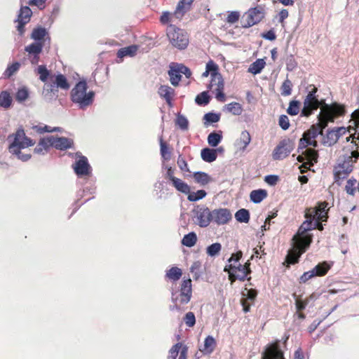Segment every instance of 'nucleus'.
<instances>
[{
	"mask_svg": "<svg viewBox=\"0 0 359 359\" xmlns=\"http://www.w3.org/2000/svg\"><path fill=\"white\" fill-rule=\"evenodd\" d=\"M286 69L289 72L293 71L297 66V62L295 61L293 55L290 54L286 57Z\"/></svg>",
	"mask_w": 359,
	"mask_h": 359,
	"instance_id": "nucleus-63",
	"label": "nucleus"
},
{
	"mask_svg": "<svg viewBox=\"0 0 359 359\" xmlns=\"http://www.w3.org/2000/svg\"><path fill=\"white\" fill-rule=\"evenodd\" d=\"M267 196V191L265 189H259L250 192V198L254 203H259Z\"/></svg>",
	"mask_w": 359,
	"mask_h": 359,
	"instance_id": "nucleus-30",
	"label": "nucleus"
},
{
	"mask_svg": "<svg viewBox=\"0 0 359 359\" xmlns=\"http://www.w3.org/2000/svg\"><path fill=\"white\" fill-rule=\"evenodd\" d=\"M212 222L217 225L227 224L232 218L230 210L227 208H217L211 211Z\"/></svg>",
	"mask_w": 359,
	"mask_h": 359,
	"instance_id": "nucleus-15",
	"label": "nucleus"
},
{
	"mask_svg": "<svg viewBox=\"0 0 359 359\" xmlns=\"http://www.w3.org/2000/svg\"><path fill=\"white\" fill-rule=\"evenodd\" d=\"M192 221L201 228H206L212 222L211 210L205 205H197L191 211Z\"/></svg>",
	"mask_w": 359,
	"mask_h": 359,
	"instance_id": "nucleus-6",
	"label": "nucleus"
},
{
	"mask_svg": "<svg viewBox=\"0 0 359 359\" xmlns=\"http://www.w3.org/2000/svg\"><path fill=\"white\" fill-rule=\"evenodd\" d=\"M318 154L316 151L309 149L306 151V158L309 162L311 165H313L314 163L318 161Z\"/></svg>",
	"mask_w": 359,
	"mask_h": 359,
	"instance_id": "nucleus-57",
	"label": "nucleus"
},
{
	"mask_svg": "<svg viewBox=\"0 0 359 359\" xmlns=\"http://www.w3.org/2000/svg\"><path fill=\"white\" fill-rule=\"evenodd\" d=\"M292 83L288 79H285L281 86V95L287 96L292 93Z\"/></svg>",
	"mask_w": 359,
	"mask_h": 359,
	"instance_id": "nucleus-58",
	"label": "nucleus"
},
{
	"mask_svg": "<svg viewBox=\"0 0 359 359\" xmlns=\"http://www.w3.org/2000/svg\"><path fill=\"white\" fill-rule=\"evenodd\" d=\"M217 81V83H215V85L217 86L215 98L220 102H224L225 101V94L224 93L223 79H220L219 81Z\"/></svg>",
	"mask_w": 359,
	"mask_h": 359,
	"instance_id": "nucleus-52",
	"label": "nucleus"
},
{
	"mask_svg": "<svg viewBox=\"0 0 359 359\" xmlns=\"http://www.w3.org/2000/svg\"><path fill=\"white\" fill-rule=\"evenodd\" d=\"M20 63L18 61L13 62L11 65H8L4 75L6 78H10L15 74L20 69Z\"/></svg>",
	"mask_w": 359,
	"mask_h": 359,
	"instance_id": "nucleus-54",
	"label": "nucleus"
},
{
	"mask_svg": "<svg viewBox=\"0 0 359 359\" xmlns=\"http://www.w3.org/2000/svg\"><path fill=\"white\" fill-rule=\"evenodd\" d=\"M357 181L355 178H350L348 180L345 186V190L346 193L349 195L353 196L355 193V185Z\"/></svg>",
	"mask_w": 359,
	"mask_h": 359,
	"instance_id": "nucleus-60",
	"label": "nucleus"
},
{
	"mask_svg": "<svg viewBox=\"0 0 359 359\" xmlns=\"http://www.w3.org/2000/svg\"><path fill=\"white\" fill-rule=\"evenodd\" d=\"M344 114L345 109L343 105L337 102L331 104H325L318 115V118L320 121L323 122L325 126H326L329 122H334L336 118L343 116Z\"/></svg>",
	"mask_w": 359,
	"mask_h": 359,
	"instance_id": "nucleus-5",
	"label": "nucleus"
},
{
	"mask_svg": "<svg viewBox=\"0 0 359 359\" xmlns=\"http://www.w3.org/2000/svg\"><path fill=\"white\" fill-rule=\"evenodd\" d=\"M36 72L39 76V79L43 81H47L48 79L50 76V71L47 69L46 65H39L36 69Z\"/></svg>",
	"mask_w": 359,
	"mask_h": 359,
	"instance_id": "nucleus-53",
	"label": "nucleus"
},
{
	"mask_svg": "<svg viewBox=\"0 0 359 359\" xmlns=\"http://www.w3.org/2000/svg\"><path fill=\"white\" fill-rule=\"evenodd\" d=\"M32 15V11L28 6H21L17 19H21L22 20L29 22L31 20V17Z\"/></svg>",
	"mask_w": 359,
	"mask_h": 359,
	"instance_id": "nucleus-41",
	"label": "nucleus"
},
{
	"mask_svg": "<svg viewBox=\"0 0 359 359\" xmlns=\"http://www.w3.org/2000/svg\"><path fill=\"white\" fill-rule=\"evenodd\" d=\"M139 46L136 44L130 45L124 48H121L117 51V57L123 59L124 57H134L139 48Z\"/></svg>",
	"mask_w": 359,
	"mask_h": 359,
	"instance_id": "nucleus-29",
	"label": "nucleus"
},
{
	"mask_svg": "<svg viewBox=\"0 0 359 359\" xmlns=\"http://www.w3.org/2000/svg\"><path fill=\"white\" fill-rule=\"evenodd\" d=\"M160 147H161L160 151H161V156L165 160L170 159V152H169L168 146L165 142H163L162 137L160 138Z\"/></svg>",
	"mask_w": 359,
	"mask_h": 359,
	"instance_id": "nucleus-61",
	"label": "nucleus"
},
{
	"mask_svg": "<svg viewBox=\"0 0 359 359\" xmlns=\"http://www.w3.org/2000/svg\"><path fill=\"white\" fill-rule=\"evenodd\" d=\"M192 297V284L190 278L183 279L180 288L171 292V302H180V304H187Z\"/></svg>",
	"mask_w": 359,
	"mask_h": 359,
	"instance_id": "nucleus-7",
	"label": "nucleus"
},
{
	"mask_svg": "<svg viewBox=\"0 0 359 359\" xmlns=\"http://www.w3.org/2000/svg\"><path fill=\"white\" fill-rule=\"evenodd\" d=\"M224 271L229 273L230 278H234L240 281H245L248 279V276L251 273V269L249 266H244L238 263L237 264H229L226 265Z\"/></svg>",
	"mask_w": 359,
	"mask_h": 359,
	"instance_id": "nucleus-9",
	"label": "nucleus"
},
{
	"mask_svg": "<svg viewBox=\"0 0 359 359\" xmlns=\"http://www.w3.org/2000/svg\"><path fill=\"white\" fill-rule=\"evenodd\" d=\"M330 269V266L327 264V262H323L317 264L313 269H312L310 271H313L314 276L317 277L325 276Z\"/></svg>",
	"mask_w": 359,
	"mask_h": 359,
	"instance_id": "nucleus-35",
	"label": "nucleus"
},
{
	"mask_svg": "<svg viewBox=\"0 0 359 359\" xmlns=\"http://www.w3.org/2000/svg\"><path fill=\"white\" fill-rule=\"evenodd\" d=\"M76 160L72 164V168L76 175L81 177H87L92 175V167L86 156L82 155L80 151L74 154Z\"/></svg>",
	"mask_w": 359,
	"mask_h": 359,
	"instance_id": "nucleus-8",
	"label": "nucleus"
},
{
	"mask_svg": "<svg viewBox=\"0 0 359 359\" xmlns=\"http://www.w3.org/2000/svg\"><path fill=\"white\" fill-rule=\"evenodd\" d=\"M328 205L327 201L318 202L309 215L316 221L327 222L328 219Z\"/></svg>",
	"mask_w": 359,
	"mask_h": 359,
	"instance_id": "nucleus-16",
	"label": "nucleus"
},
{
	"mask_svg": "<svg viewBox=\"0 0 359 359\" xmlns=\"http://www.w3.org/2000/svg\"><path fill=\"white\" fill-rule=\"evenodd\" d=\"M314 296L313 294L311 295L308 299L306 300H302L300 299H296L295 300V306L297 310V311H303L306 309V306L308 305L310 300L313 299Z\"/></svg>",
	"mask_w": 359,
	"mask_h": 359,
	"instance_id": "nucleus-59",
	"label": "nucleus"
},
{
	"mask_svg": "<svg viewBox=\"0 0 359 359\" xmlns=\"http://www.w3.org/2000/svg\"><path fill=\"white\" fill-rule=\"evenodd\" d=\"M43 46V43L34 41L25 47V50L27 53V57L32 65H34L39 63Z\"/></svg>",
	"mask_w": 359,
	"mask_h": 359,
	"instance_id": "nucleus-14",
	"label": "nucleus"
},
{
	"mask_svg": "<svg viewBox=\"0 0 359 359\" xmlns=\"http://www.w3.org/2000/svg\"><path fill=\"white\" fill-rule=\"evenodd\" d=\"M201 267V263L199 261L194 262L190 267V271L194 274V280H197L199 279L202 274V271H200Z\"/></svg>",
	"mask_w": 359,
	"mask_h": 359,
	"instance_id": "nucleus-56",
	"label": "nucleus"
},
{
	"mask_svg": "<svg viewBox=\"0 0 359 359\" xmlns=\"http://www.w3.org/2000/svg\"><path fill=\"white\" fill-rule=\"evenodd\" d=\"M205 70L210 73L212 81L222 79V76L219 72L218 65L213 60H210L206 63Z\"/></svg>",
	"mask_w": 359,
	"mask_h": 359,
	"instance_id": "nucleus-24",
	"label": "nucleus"
},
{
	"mask_svg": "<svg viewBox=\"0 0 359 359\" xmlns=\"http://www.w3.org/2000/svg\"><path fill=\"white\" fill-rule=\"evenodd\" d=\"M251 141L250 133L247 130L242 131L240 138L237 140V145L240 149L245 150Z\"/></svg>",
	"mask_w": 359,
	"mask_h": 359,
	"instance_id": "nucleus-40",
	"label": "nucleus"
},
{
	"mask_svg": "<svg viewBox=\"0 0 359 359\" xmlns=\"http://www.w3.org/2000/svg\"><path fill=\"white\" fill-rule=\"evenodd\" d=\"M225 109L227 111L231 113L233 115L239 116L242 114L243 108L241 104L238 102H233L225 105Z\"/></svg>",
	"mask_w": 359,
	"mask_h": 359,
	"instance_id": "nucleus-46",
	"label": "nucleus"
},
{
	"mask_svg": "<svg viewBox=\"0 0 359 359\" xmlns=\"http://www.w3.org/2000/svg\"><path fill=\"white\" fill-rule=\"evenodd\" d=\"M184 321L187 326L192 327L196 324V317L193 312H188L184 317Z\"/></svg>",
	"mask_w": 359,
	"mask_h": 359,
	"instance_id": "nucleus-62",
	"label": "nucleus"
},
{
	"mask_svg": "<svg viewBox=\"0 0 359 359\" xmlns=\"http://www.w3.org/2000/svg\"><path fill=\"white\" fill-rule=\"evenodd\" d=\"M187 187L188 191L181 193L187 195V200L190 202H196L204 198L207 195V192L203 189H200L196 191H191V187L188 184Z\"/></svg>",
	"mask_w": 359,
	"mask_h": 359,
	"instance_id": "nucleus-26",
	"label": "nucleus"
},
{
	"mask_svg": "<svg viewBox=\"0 0 359 359\" xmlns=\"http://www.w3.org/2000/svg\"><path fill=\"white\" fill-rule=\"evenodd\" d=\"M298 235L299 236V238H296V236H294L292 239L298 245V248L300 250V253L302 254L307 250L311 243H312V236L306 234Z\"/></svg>",
	"mask_w": 359,
	"mask_h": 359,
	"instance_id": "nucleus-19",
	"label": "nucleus"
},
{
	"mask_svg": "<svg viewBox=\"0 0 359 359\" xmlns=\"http://www.w3.org/2000/svg\"><path fill=\"white\" fill-rule=\"evenodd\" d=\"M222 250V245L219 243H214L206 248V253L208 256L214 257L217 256Z\"/></svg>",
	"mask_w": 359,
	"mask_h": 359,
	"instance_id": "nucleus-50",
	"label": "nucleus"
},
{
	"mask_svg": "<svg viewBox=\"0 0 359 359\" xmlns=\"http://www.w3.org/2000/svg\"><path fill=\"white\" fill-rule=\"evenodd\" d=\"M323 124V127L320 126H312L304 133L303 136H305L308 140L316 139L319 135H323V129L325 127L324 123Z\"/></svg>",
	"mask_w": 359,
	"mask_h": 359,
	"instance_id": "nucleus-36",
	"label": "nucleus"
},
{
	"mask_svg": "<svg viewBox=\"0 0 359 359\" xmlns=\"http://www.w3.org/2000/svg\"><path fill=\"white\" fill-rule=\"evenodd\" d=\"M175 124L184 131L187 130L189 128V121L187 118L180 113L176 115Z\"/></svg>",
	"mask_w": 359,
	"mask_h": 359,
	"instance_id": "nucleus-47",
	"label": "nucleus"
},
{
	"mask_svg": "<svg viewBox=\"0 0 359 359\" xmlns=\"http://www.w3.org/2000/svg\"><path fill=\"white\" fill-rule=\"evenodd\" d=\"M165 168L166 170V172L164 175L165 179L170 182L172 187L178 192H186V191H188L187 183L175 176V168L170 165H165Z\"/></svg>",
	"mask_w": 359,
	"mask_h": 359,
	"instance_id": "nucleus-12",
	"label": "nucleus"
},
{
	"mask_svg": "<svg viewBox=\"0 0 359 359\" xmlns=\"http://www.w3.org/2000/svg\"><path fill=\"white\" fill-rule=\"evenodd\" d=\"M192 176L194 182L201 187H205L212 182V178L208 173L203 171L194 172Z\"/></svg>",
	"mask_w": 359,
	"mask_h": 359,
	"instance_id": "nucleus-27",
	"label": "nucleus"
},
{
	"mask_svg": "<svg viewBox=\"0 0 359 359\" xmlns=\"http://www.w3.org/2000/svg\"><path fill=\"white\" fill-rule=\"evenodd\" d=\"M196 242L197 235L194 231H191L189 233L185 234L181 241L182 245L188 248L194 246Z\"/></svg>",
	"mask_w": 359,
	"mask_h": 359,
	"instance_id": "nucleus-34",
	"label": "nucleus"
},
{
	"mask_svg": "<svg viewBox=\"0 0 359 359\" xmlns=\"http://www.w3.org/2000/svg\"><path fill=\"white\" fill-rule=\"evenodd\" d=\"M182 348L181 343H177L170 348L169 351V355L168 359H177V357L180 353V348Z\"/></svg>",
	"mask_w": 359,
	"mask_h": 359,
	"instance_id": "nucleus-64",
	"label": "nucleus"
},
{
	"mask_svg": "<svg viewBox=\"0 0 359 359\" xmlns=\"http://www.w3.org/2000/svg\"><path fill=\"white\" fill-rule=\"evenodd\" d=\"M306 220H305L299 228L297 234H306L307 231L315 229L318 225V222L312 218V217L306 213Z\"/></svg>",
	"mask_w": 359,
	"mask_h": 359,
	"instance_id": "nucleus-22",
	"label": "nucleus"
},
{
	"mask_svg": "<svg viewBox=\"0 0 359 359\" xmlns=\"http://www.w3.org/2000/svg\"><path fill=\"white\" fill-rule=\"evenodd\" d=\"M300 109V102L298 100H292L289 103L287 109V113L290 116H296L299 114Z\"/></svg>",
	"mask_w": 359,
	"mask_h": 359,
	"instance_id": "nucleus-55",
	"label": "nucleus"
},
{
	"mask_svg": "<svg viewBox=\"0 0 359 359\" xmlns=\"http://www.w3.org/2000/svg\"><path fill=\"white\" fill-rule=\"evenodd\" d=\"M158 93L161 98L165 100L174 97L175 95V90L169 86L161 85L158 90Z\"/></svg>",
	"mask_w": 359,
	"mask_h": 359,
	"instance_id": "nucleus-39",
	"label": "nucleus"
},
{
	"mask_svg": "<svg viewBox=\"0 0 359 359\" xmlns=\"http://www.w3.org/2000/svg\"><path fill=\"white\" fill-rule=\"evenodd\" d=\"M201 157L205 162L212 163L217 159V155L214 149L205 147L201 151Z\"/></svg>",
	"mask_w": 359,
	"mask_h": 359,
	"instance_id": "nucleus-31",
	"label": "nucleus"
},
{
	"mask_svg": "<svg viewBox=\"0 0 359 359\" xmlns=\"http://www.w3.org/2000/svg\"><path fill=\"white\" fill-rule=\"evenodd\" d=\"M236 219L241 223H248L250 219V211L245 208L238 210L235 213Z\"/></svg>",
	"mask_w": 359,
	"mask_h": 359,
	"instance_id": "nucleus-43",
	"label": "nucleus"
},
{
	"mask_svg": "<svg viewBox=\"0 0 359 359\" xmlns=\"http://www.w3.org/2000/svg\"><path fill=\"white\" fill-rule=\"evenodd\" d=\"M262 359H285L284 351L280 346V340H276L266 346Z\"/></svg>",
	"mask_w": 359,
	"mask_h": 359,
	"instance_id": "nucleus-11",
	"label": "nucleus"
},
{
	"mask_svg": "<svg viewBox=\"0 0 359 359\" xmlns=\"http://www.w3.org/2000/svg\"><path fill=\"white\" fill-rule=\"evenodd\" d=\"M194 1V0H180L177 5L173 15L177 19L182 18L185 13L189 11Z\"/></svg>",
	"mask_w": 359,
	"mask_h": 359,
	"instance_id": "nucleus-21",
	"label": "nucleus"
},
{
	"mask_svg": "<svg viewBox=\"0 0 359 359\" xmlns=\"http://www.w3.org/2000/svg\"><path fill=\"white\" fill-rule=\"evenodd\" d=\"M294 147V142L290 138L282 140L273 151L274 160H281L288 156Z\"/></svg>",
	"mask_w": 359,
	"mask_h": 359,
	"instance_id": "nucleus-10",
	"label": "nucleus"
},
{
	"mask_svg": "<svg viewBox=\"0 0 359 359\" xmlns=\"http://www.w3.org/2000/svg\"><path fill=\"white\" fill-rule=\"evenodd\" d=\"M53 144L54 148L60 151H64L73 147L74 140L66 137L53 136Z\"/></svg>",
	"mask_w": 359,
	"mask_h": 359,
	"instance_id": "nucleus-18",
	"label": "nucleus"
},
{
	"mask_svg": "<svg viewBox=\"0 0 359 359\" xmlns=\"http://www.w3.org/2000/svg\"><path fill=\"white\" fill-rule=\"evenodd\" d=\"M208 143L212 147H216L222 140V131H212L208 136Z\"/></svg>",
	"mask_w": 359,
	"mask_h": 359,
	"instance_id": "nucleus-32",
	"label": "nucleus"
},
{
	"mask_svg": "<svg viewBox=\"0 0 359 359\" xmlns=\"http://www.w3.org/2000/svg\"><path fill=\"white\" fill-rule=\"evenodd\" d=\"M88 88L87 81L83 78L76 83L69 93L72 102L82 111L86 110L95 100V92Z\"/></svg>",
	"mask_w": 359,
	"mask_h": 359,
	"instance_id": "nucleus-3",
	"label": "nucleus"
},
{
	"mask_svg": "<svg viewBox=\"0 0 359 359\" xmlns=\"http://www.w3.org/2000/svg\"><path fill=\"white\" fill-rule=\"evenodd\" d=\"M13 99L9 92L3 90L0 93V107L8 109L12 104Z\"/></svg>",
	"mask_w": 359,
	"mask_h": 359,
	"instance_id": "nucleus-38",
	"label": "nucleus"
},
{
	"mask_svg": "<svg viewBox=\"0 0 359 359\" xmlns=\"http://www.w3.org/2000/svg\"><path fill=\"white\" fill-rule=\"evenodd\" d=\"M355 124L357 137H353L352 141L344 147L343 154L339 157L337 165L334 168V181L338 184L352 172L353 163L359 158V120L355 121Z\"/></svg>",
	"mask_w": 359,
	"mask_h": 359,
	"instance_id": "nucleus-1",
	"label": "nucleus"
},
{
	"mask_svg": "<svg viewBox=\"0 0 359 359\" xmlns=\"http://www.w3.org/2000/svg\"><path fill=\"white\" fill-rule=\"evenodd\" d=\"M266 62L264 59H257L250 65L248 72L254 75L258 74L264 68Z\"/></svg>",
	"mask_w": 359,
	"mask_h": 359,
	"instance_id": "nucleus-33",
	"label": "nucleus"
},
{
	"mask_svg": "<svg viewBox=\"0 0 359 359\" xmlns=\"http://www.w3.org/2000/svg\"><path fill=\"white\" fill-rule=\"evenodd\" d=\"M315 111V107L312 102L304 100L303 108L301 110V116L309 117Z\"/></svg>",
	"mask_w": 359,
	"mask_h": 359,
	"instance_id": "nucleus-48",
	"label": "nucleus"
},
{
	"mask_svg": "<svg viewBox=\"0 0 359 359\" xmlns=\"http://www.w3.org/2000/svg\"><path fill=\"white\" fill-rule=\"evenodd\" d=\"M211 97L208 91H203L198 94L195 98V102L199 106H205L210 103Z\"/></svg>",
	"mask_w": 359,
	"mask_h": 359,
	"instance_id": "nucleus-45",
	"label": "nucleus"
},
{
	"mask_svg": "<svg viewBox=\"0 0 359 359\" xmlns=\"http://www.w3.org/2000/svg\"><path fill=\"white\" fill-rule=\"evenodd\" d=\"M7 140L10 143L8 147V151L11 154L16 156L18 159L27 162L32 158L30 154H23L21 152L22 149L35 144V141L26 135L22 127L18 128L15 133L10 134L7 137Z\"/></svg>",
	"mask_w": 359,
	"mask_h": 359,
	"instance_id": "nucleus-2",
	"label": "nucleus"
},
{
	"mask_svg": "<svg viewBox=\"0 0 359 359\" xmlns=\"http://www.w3.org/2000/svg\"><path fill=\"white\" fill-rule=\"evenodd\" d=\"M204 125L208 126L210 124L217 123L220 120V114L215 112H208L203 116Z\"/></svg>",
	"mask_w": 359,
	"mask_h": 359,
	"instance_id": "nucleus-44",
	"label": "nucleus"
},
{
	"mask_svg": "<svg viewBox=\"0 0 359 359\" xmlns=\"http://www.w3.org/2000/svg\"><path fill=\"white\" fill-rule=\"evenodd\" d=\"M182 276V271L177 266H172L166 271L165 277L172 281H177Z\"/></svg>",
	"mask_w": 359,
	"mask_h": 359,
	"instance_id": "nucleus-37",
	"label": "nucleus"
},
{
	"mask_svg": "<svg viewBox=\"0 0 359 359\" xmlns=\"http://www.w3.org/2000/svg\"><path fill=\"white\" fill-rule=\"evenodd\" d=\"M39 142L40 143V146L45 150V152L47 153L50 147H54L53 135L41 137Z\"/></svg>",
	"mask_w": 359,
	"mask_h": 359,
	"instance_id": "nucleus-51",
	"label": "nucleus"
},
{
	"mask_svg": "<svg viewBox=\"0 0 359 359\" xmlns=\"http://www.w3.org/2000/svg\"><path fill=\"white\" fill-rule=\"evenodd\" d=\"M51 80L54 82L57 89L60 88L67 90L70 88V84L67 77L61 73H57L54 76H52Z\"/></svg>",
	"mask_w": 359,
	"mask_h": 359,
	"instance_id": "nucleus-28",
	"label": "nucleus"
},
{
	"mask_svg": "<svg viewBox=\"0 0 359 359\" xmlns=\"http://www.w3.org/2000/svg\"><path fill=\"white\" fill-rule=\"evenodd\" d=\"M168 74L170 77V83L173 86H179L180 81L182 79V75L176 63H172L170 65V69L168 70Z\"/></svg>",
	"mask_w": 359,
	"mask_h": 359,
	"instance_id": "nucleus-23",
	"label": "nucleus"
},
{
	"mask_svg": "<svg viewBox=\"0 0 359 359\" xmlns=\"http://www.w3.org/2000/svg\"><path fill=\"white\" fill-rule=\"evenodd\" d=\"M30 38L34 41V42L45 43L46 41L50 43V37L46 28L42 26H37L34 27L31 33Z\"/></svg>",
	"mask_w": 359,
	"mask_h": 359,
	"instance_id": "nucleus-17",
	"label": "nucleus"
},
{
	"mask_svg": "<svg viewBox=\"0 0 359 359\" xmlns=\"http://www.w3.org/2000/svg\"><path fill=\"white\" fill-rule=\"evenodd\" d=\"M338 133L339 130H328L327 131L326 135L323 139V144L327 147H332L334 144H336L339 139V135L338 134Z\"/></svg>",
	"mask_w": 359,
	"mask_h": 359,
	"instance_id": "nucleus-25",
	"label": "nucleus"
},
{
	"mask_svg": "<svg viewBox=\"0 0 359 359\" xmlns=\"http://www.w3.org/2000/svg\"><path fill=\"white\" fill-rule=\"evenodd\" d=\"M264 17V10L262 7L257 6L251 8L246 13L245 22L242 24V27L249 28L259 23Z\"/></svg>",
	"mask_w": 359,
	"mask_h": 359,
	"instance_id": "nucleus-13",
	"label": "nucleus"
},
{
	"mask_svg": "<svg viewBox=\"0 0 359 359\" xmlns=\"http://www.w3.org/2000/svg\"><path fill=\"white\" fill-rule=\"evenodd\" d=\"M167 36L170 43L179 50L185 49L189 45L187 33L174 25H170L167 28Z\"/></svg>",
	"mask_w": 359,
	"mask_h": 359,
	"instance_id": "nucleus-4",
	"label": "nucleus"
},
{
	"mask_svg": "<svg viewBox=\"0 0 359 359\" xmlns=\"http://www.w3.org/2000/svg\"><path fill=\"white\" fill-rule=\"evenodd\" d=\"M58 89L56 88L54 82L46 83L43 87V95L46 100L50 102L56 100L58 95Z\"/></svg>",
	"mask_w": 359,
	"mask_h": 359,
	"instance_id": "nucleus-20",
	"label": "nucleus"
},
{
	"mask_svg": "<svg viewBox=\"0 0 359 359\" xmlns=\"http://www.w3.org/2000/svg\"><path fill=\"white\" fill-rule=\"evenodd\" d=\"M29 96V89L26 86H22L18 89L15 98L18 102L22 103L28 99Z\"/></svg>",
	"mask_w": 359,
	"mask_h": 359,
	"instance_id": "nucleus-42",
	"label": "nucleus"
},
{
	"mask_svg": "<svg viewBox=\"0 0 359 359\" xmlns=\"http://www.w3.org/2000/svg\"><path fill=\"white\" fill-rule=\"evenodd\" d=\"M216 345V341L215 338L210 335L208 336L204 341L203 345V352H206L208 353H211Z\"/></svg>",
	"mask_w": 359,
	"mask_h": 359,
	"instance_id": "nucleus-49",
	"label": "nucleus"
}]
</instances>
